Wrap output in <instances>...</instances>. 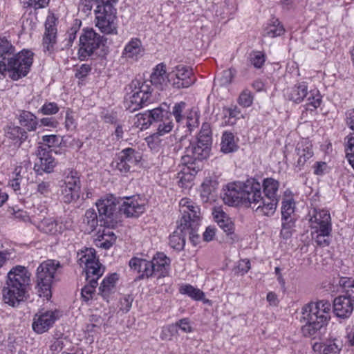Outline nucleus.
<instances>
[{
	"label": "nucleus",
	"mask_w": 354,
	"mask_h": 354,
	"mask_svg": "<svg viewBox=\"0 0 354 354\" xmlns=\"http://www.w3.org/2000/svg\"><path fill=\"white\" fill-rule=\"evenodd\" d=\"M30 273L24 266H17L8 273L6 286L2 290L5 304L17 307L26 300Z\"/></svg>",
	"instance_id": "obj_1"
},
{
	"label": "nucleus",
	"mask_w": 354,
	"mask_h": 354,
	"mask_svg": "<svg viewBox=\"0 0 354 354\" xmlns=\"http://www.w3.org/2000/svg\"><path fill=\"white\" fill-rule=\"evenodd\" d=\"M330 302L321 300L310 302L302 308L301 322H305L301 332L305 337H315L330 318Z\"/></svg>",
	"instance_id": "obj_2"
},
{
	"label": "nucleus",
	"mask_w": 354,
	"mask_h": 354,
	"mask_svg": "<svg viewBox=\"0 0 354 354\" xmlns=\"http://www.w3.org/2000/svg\"><path fill=\"white\" fill-rule=\"evenodd\" d=\"M78 256L80 266H85L86 279L88 281L82 289V297L85 301H88L93 298L98 284L97 279L103 274L104 268L96 259L95 250L93 248H86L78 253Z\"/></svg>",
	"instance_id": "obj_3"
},
{
	"label": "nucleus",
	"mask_w": 354,
	"mask_h": 354,
	"mask_svg": "<svg viewBox=\"0 0 354 354\" xmlns=\"http://www.w3.org/2000/svg\"><path fill=\"white\" fill-rule=\"evenodd\" d=\"M33 62V53L22 50L6 61H0V80L5 77V73L8 72L13 80H17L27 75Z\"/></svg>",
	"instance_id": "obj_4"
},
{
	"label": "nucleus",
	"mask_w": 354,
	"mask_h": 354,
	"mask_svg": "<svg viewBox=\"0 0 354 354\" xmlns=\"http://www.w3.org/2000/svg\"><path fill=\"white\" fill-rule=\"evenodd\" d=\"M124 105L127 110L134 112L152 102V88L147 82L135 79L127 87Z\"/></svg>",
	"instance_id": "obj_5"
},
{
	"label": "nucleus",
	"mask_w": 354,
	"mask_h": 354,
	"mask_svg": "<svg viewBox=\"0 0 354 354\" xmlns=\"http://www.w3.org/2000/svg\"><path fill=\"white\" fill-rule=\"evenodd\" d=\"M259 188V182L251 178L245 183H234L227 185L223 196V201L229 205L240 204L249 207L251 196L254 189Z\"/></svg>",
	"instance_id": "obj_6"
},
{
	"label": "nucleus",
	"mask_w": 354,
	"mask_h": 354,
	"mask_svg": "<svg viewBox=\"0 0 354 354\" xmlns=\"http://www.w3.org/2000/svg\"><path fill=\"white\" fill-rule=\"evenodd\" d=\"M61 268L58 261L48 259L42 262L37 269V288L39 297L49 299L51 297V286L58 268Z\"/></svg>",
	"instance_id": "obj_7"
},
{
	"label": "nucleus",
	"mask_w": 354,
	"mask_h": 354,
	"mask_svg": "<svg viewBox=\"0 0 354 354\" xmlns=\"http://www.w3.org/2000/svg\"><path fill=\"white\" fill-rule=\"evenodd\" d=\"M210 151V146L204 143H199L198 141L190 143L186 147L185 154L183 156V162L190 170L191 175H194L201 170L200 163L202 160L208 157Z\"/></svg>",
	"instance_id": "obj_8"
},
{
	"label": "nucleus",
	"mask_w": 354,
	"mask_h": 354,
	"mask_svg": "<svg viewBox=\"0 0 354 354\" xmlns=\"http://www.w3.org/2000/svg\"><path fill=\"white\" fill-rule=\"evenodd\" d=\"M95 204L100 215V225L107 227H115L120 221L118 212L119 209L115 198L111 196L99 200Z\"/></svg>",
	"instance_id": "obj_9"
},
{
	"label": "nucleus",
	"mask_w": 354,
	"mask_h": 354,
	"mask_svg": "<svg viewBox=\"0 0 354 354\" xmlns=\"http://www.w3.org/2000/svg\"><path fill=\"white\" fill-rule=\"evenodd\" d=\"M187 210L189 212L183 214L178 221V229L181 231L185 229L188 230L189 239L194 245H196L199 237L198 229L200 225L201 211L196 203L190 205Z\"/></svg>",
	"instance_id": "obj_10"
},
{
	"label": "nucleus",
	"mask_w": 354,
	"mask_h": 354,
	"mask_svg": "<svg viewBox=\"0 0 354 354\" xmlns=\"http://www.w3.org/2000/svg\"><path fill=\"white\" fill-rule=\"evenodd\" d=\"M257 190L254 189L251 196L249 207L255 209L257 212L262 215L271 216L277 209L278 205V199L270 198L268 196H261V185L259 183V188Z\"/></svg>",
	"instance_id": "obj_11"
},
{
	"label": "nucleus",
	"mask_w": 354,
	"mask_h": 354,
	"mask_svg": "<svg viewBox=\"0 0 354 354\" xmlns=\"http://www.w3.org/2000/svg\"><path fill=\"white\" fill-rule=\"evenodd\" d=\"M80 37V57L84 59L91 56L95 50L103 44V37L97 34L93 28H85Z\"/></svg>",
	"instance_id": "obj_12"
},
{
	"label": "nucleus",
	"mask_w": 354,
	"mask_h": 354,
	"mask_svg": "<svg viewBox=\"0 0 354 354\" xmlns=\"http://www.w3.org/2000/svg\"><path fill=\"white\" fill-rule=\"evenodd\" d=\"M168 82L174 88H188L194 84L196 78L193 76L192 69L184 65L175 66L167 75Z\"/></svg>",
	"instance_id": "obj_13"
},
{
	"label": "nucleus",
	"mask_w": 354,
	"mask_h": 354,
	"mask_svg": "<svg viewBox=\"0 0 354 354\" xmlns=\"http://www.w3.org/2000/svg\"><path fill=\"white\" fill-rule=\"evenodd\" d=\"M141 159L139 151L133 148H126L122 150L117 156L116 160L113 164L122 174L131 171Z\"/></svg>",
	"instance_id": "obj_14"
},
{
	"label": "nucleus",
	"mask_w": 354,
	"mask_h": 354,
	"mask_svg": "<svg viewBox=\"0 0 354 354\" xmlns=\"http://www.w3.org/2000/svg\"><path fill=\"white\" fill-rule=\"evenodd\" d=\"M314 214L311 216L310 221L312 227L319 230H322L325 234L331 232L330 215L327 210L314 209Z\"/></svg>",
	"instance_id": "obj_15"
},
{
	"label": "nucleus",
	"mask_w": 354,
	"mask_h": 354,
	"mask_svg": "<svg viewBox=\"0 0 354 354\" xmlns=\"http://www.w3.org/2000/svg\"><path fill=\"white\" fill-rule=\"evenodd\" d=\"M55 319V313L53 311H46L39 315L36 314L32 323V328L37 333H44L53 326Z\"/></svg>",
	"instance_id": "obj_16"
},
{
	"label": "nucleus",
	"mask_w": 354,
	"mask_h": 354,
	"mask_svg": "<svg viewBox=\"0 0 354 354\" xmlns=\"http://www.w3.org/2000/svg\"><path fill=\"white\" fill-rule=\"evenodd\" d=\"M354 304L342 294L333 300V313L340 318H347L353 311Z\"/></svg>",
	"instance_id": "obj_17"
},
{
	"label": "nucleus",
	"mask_w": 354,
	"mask_h": 354,
	"mask_svg": "<svg viewBox=\"0 0 354 354\" xmlns=\"http://www.w3.org/2000/svg\"><path fill=\"white\" fill-rule=\"evenodd\" d=\"M118 209L119 212L123 213L127 217H138L145 210V205L140 204L135 197L127 198Z\"/></svg>",
	"instance_id": "obj_18"
},
{
	"label": "nucleus",
	"mask_w": 354,
	"mask_h": 354,
	"mask_svg": "<svg viewBox=\"0 0 354 354\" xmlns=\"http://www.w3.org/2000/svg\"><path fill=\"white\" fill-rule=\"evenodd\" d=\"M153 269V274H158V277H165L169 271L170 259L162 252H157L149 261Z\"/></svg>",
	"instance_id": "obj_19"
},
{
	"label": "nucleus",
	"mask_w": 354,
	"mask_h": 354,
	"mask_svg": "<svg viewBox=\"0 0 354 354\" xmlns=\"http://www.w3.org/2000/svg\"><path fill=\"white\" fill-rule=\"evenodd\" d=\"M46 31L43 38L44 48L48 51L53 50V46L56 42L57 28L55 21L53 17L47 19L45 23Z\"/></svg>",
	"instance_id": "obj_20"
},
{
	"label": "nucleus",
	"mask_w": 354,
	"mask_h": 354,
	"mask_svg": "<svg viewBox=\"0 0 354 354\" xmlns=\"http://www.w3.org/2000/svg\"><path fill=\"white\" fill-rule=\"evenodd\" d=\"M285 96L290 101L295 103L301 102L308 95V86L306 82H300L285 91Z\"/></svg>",
	"instance_id": "obj_21"
},
{
	"label": "nucleus",
	"mask_w": 354,
	"mask_h": 354,
	"mask_svg": "<svg viewBox=\"0 0 354 354\" xmlns=\"http://www.w3.org/2000/svg\"><path fill=\"white\" fill-rule=\"evenodd\" d=\"M144 51L141 41L138 38H133L125 46L122 56L127 59L138 60L142 57Z\"/></svg>",
	"instance_id": "obj_22"
},
{
	"label": "nucleus",
	"mask_w": 354,
	"mask_h": 354,
	"mask_svg": "<svg viewBox=\"0 0 354 354\" xmlns=\"http://www.w3.org/2000/svg\"><path fill=\"white\" fill-rule=\"evenodd\" d=\"M37 156L39 158V166L42 171L50 173L55 167L57 162L52 156L51 151L39 146L37 150Z\"/></svg>",
	"instance_id": "obj_23"
},
{
	"label": "nucleus",
	"mask_w": 354,
	"mask_h": 354,
	"mask_svg": "<svg viewBox=\"0 0 354 354\" xmlns=\"http://www.w3.org/2000/svg\"><path fill=\"white\" fill-rule=\"evenodd\" d=\"M296 153L298 159L295 162V167L301 169L305 163L313 156L312 145L305 141L297 144L296 147Z\"/></svg>",
	"instance_id": "obj_24"
},
{
	"label": "nucleus",
	"mask_w": 354,
	"mask_h": 354,
	"mask_svg": "<svg viewBox=\"0 0 354 354\" xmlns=\"http://www.w3.org/2000/svg\"><path fill=\"white\" fill-rule=\"evenodd\" d=\"M149 81H145L147 82L151 86L153 85L158 89L162 90L168 82L167 76H166L165 66L163 64H158L151 75Z\"/></svg>",
	"instance_id": "obj_25"
},
{
	"label": "nucleus",
	"mask_w": 354,
	"mask_h": 354,
	"mask_svg": "<svg viewBox=\"0 0 354 354\" xmlns=\"http://www.w3.org/2000/svg\"><path fill=\"white\" fill-rule=\"evenodd\" d=\"M129 265L131 269L141 273L139 278H144L145 277L148 278L153 275V269L151 268V264L149 261L134 257L129 261Z\"/></svg>",
	"instance_id": "obj_26"
},
{
	"label": "nucleus",
	"mask_w": 354,
	"mask_h": 354,
	"mask_svg": "<svg viewBox=\"0 0 354 354\" xmlns=\"http://www.w3.org/2000/svg\"><path fill=\"white\" fill-rule=\"evenodd\" d=\"M39 230L46 234H55L62 233L64 227L62 223H59L53 218H44L38 224Z\"/></svg>",
	"instance_id": "obj_27"
},
{
	"label": "nucleus",
	"mask_w": 354,
	"mask_h": 354,
	"mask_svg": "<svg viewBox=\"0 0 354 354\" xmlns=\"http://www.w3.org/2000/svg\"><path fill=\"white\" fill-rule=\"evenodd\" d=\"M62 196L65 203L76 202L81 196V185H64L62 187Z\"/></svg>",
	"instance_id": "obj_28"
},
{
	"label": "nucleus",
	"mask_w": 354,
	"mask_h": 354,
	"mask_svg": "<svg viewBox=\"0 0 354 354\" xmlns=\"http://www.w3.org/2000/svg\"><path fill=\"white\" fill-rule=\"evenodd\" d=\"M118 279V274L113 273L102 280L99 290L104 299H107L110 295L114 292Z\"/></svg>",
	"instance_id": "obj_29"
},
{
	"label": "nucleus",
	"mask_w": 354,
	"mask_h": 354,
	"mask_svg": "<svg viewBox=\"0 0 354 354\" xmlns=\"http://www.w3.org/2000/svg\"><path fill=\"white\" fill-rule=\"evenodd\" d=\"M83 225L84 231L87 233H91L100 225V215H97L93 209H88L86 211L83 218Z\"/></svg>",
	"instance_id": "obj_30"
},
{
	"label": "nucleus",
	"mask_w": 354,
	"mask_h": 354,
	"mask_svg": "<svg viewBox=\"0 0 354 354\" xmlns=\"http://www.w3.org/2000/svg\"><path fill=\"white\" fill-rule=\"evenodd\" d=\"M262 187L266 196L270 198L278 199V201H279L280 195L278 193L279 183L277 180L272 178H265Z\"/></svg>",
	"instance_id": "obj_31"
},
{
	"label": "nucleus",
	"mask_w": 354,
	"mask_h": 354,
	"mask_svg": "<svg viewBox=\"0 0 354 354\" xmlns=\"http://www.w3.org/2000/svg\"><path fill=\"white\" fill-rule=\"evenodd\" d=\"M313 349L315 352H319L322 354H339L341 351V346L334 339L324 343L316 342L313 344Z\"/></svg>",
	"instance_id": "obj_32"
},
{
	"label": "nucleus",
	"mask_w": 354,
	"mask_h": 354,
	"mask_svg": "<svg viewBox=\"0 0 354 354\" xmlns=\"http://www.w3.org/2000/svg\"><path fill=\"white\" fill-rule=\"evenodd\" d=\"M284 32L285 28L279 20L277 18L272 17L270 19V23L268 24L267 26L264 29L263 35L274 38L283 35Z\"/></svg>",
	"instance_id": "obj_33"
},
{
	"label": "nucleus",
	"mask_w": 354,
	"mask_h": 354,
	"mask_svg": "<svg viewBox=\"0 0 354 354\" xmlns=\"http://www.w3.org/2000/svg\"><path fill=\"white\" fill-rule=\"evenodd\" d=\"M186 235H189L188 230H180L177 229L173 232L169 236V245L171 248L177 250H181L183 249L185 244V237Z\"/></svg>",
	"instance_id": "obj_34"
},
{
	"label": "nucleus",
	"mask_w": 354,
	"mask_h": 354,
	"mask_svg": "<svg viewBox=\"0 0 354 354\" xmlns=\"http://www.w3.org/2000/svg\"><path fill=\"white\" fill-rule=\"evenodd\" d=\"M6 136L15 143H19V145L28 138L27 132L18 126H9L6 131Z\"/></svg>",
	"instance_id": "obj_35"
},
{
	"label": "nucleus",
	"mask_w": 354,
	"mask_h": 354,
	"mask_svg": "<svg viewBox=\"0 0 354 354\" xmlns=\"http://www.w3.org/2000/svg\"><path fill=\"white\" fill-rule=\"evenodd\" d=\"M238 149L237 143L234 140V136L231 132L225 131L223 133L221 151L225 153H232Z\"/></svg>",
	"instance_id": "obj_36"
},
{
	"label": "nucleus",
	"mask_w": 354,
	"mask_h": 354,
	"mask_svg": "<svg viewBox=\"0 0 354 354\" xmlns=\"http://www.w3.org/2000/svg\"><path fill=\"white\" fill-rule=\"evenodd\" d=\"M20 124L29 131H35L37 126V117L32 113L23 111L19 116Z\"/></svg>",
	"instance_id": "obj_37"
},
{
	"label": "nucleus",
	"mask_w": 354,
	"mask_h": 354,
	"mask_svg": "<svg viewBox=\"0 0 354 354\" xmlns=\"http://www.w3.org/2000/svg\"><path fill=\"white\" fill-rule=\"evenodd\" d=\"M339 285L344 297L354 304V279L341 277L339 280Z\"/></svg>",
	"instance_id": "obj_38"
},
{
	"label": "nucleus",
	"mask_w": 354,
	"mask_h": 354,
	"mask_svg": "<svg viewBox=\"0 0 354 354\" xmlns=\"http://www.w3.org/2000/svg\"><path fill=\"white\" fill-rule=\"evenodd\" d=\"M218 225L226 234L230 243H232L239 240V236L234 233V224L230 218L218 221Z\"/></svg>",
	"instance_id": "obj_39"
},
{
	"label": "nucleus",
	"mask_w": 354,
	"mask_h": 354,
	"mask_svg": "<svg viewBox=\"0 0 354 354\" xmlns=\"http://www.w3.org/2000/svg\"><path fill=\"white\" fill-rule=\"evenodd\" d=\"M236 71L234 68H229L223 71L221 77L214 80L213 89L216 86H227L230 85L234 77H235Z\"/></svg>",
	"instance_id": "obj_40"
},
{
	"label": "nucleus",
	"mask_w": 354,
	"mask_h": 354,
	"mask_svg": "<svg viewBox=\"0 0 354 354\" xmlns=\"http://www.w3.org/2000/svg\"><path fill=\"white\" fill-rule=\"evenodd\" d=\"M295 203L292 200L282 202L281 219H296L295 214Z\"/></svg>",
	"instance_id": "obj_41"
},
{
	"label": "nucleus",
	"mask_w": 354,
	"mask_h": 354,
	"mask_svg": "<svg viewBox=\"0 0 354 354\" xmlns=\"http://www.w3.org/2000/svg\"><path fill=\"white\" fill-rule=\"evenodd\" d=\"M308 102L306 104V110L310 109L312 106L314 109L319 107L322 103V96L319 91L317 89L310 90L306 97Z\"/></svg>",
	"instance_id": "obj_42"
},
{
	"label": "nucleus",
	"mask_w": 354,
	"mask_h": 354,
	"mask_svg": "<svg viewBox=\"0 0 354 354\" xmlns=\"http://www.w3.org/2000/svg\"><path fill=\"white\" fill-rule=\"evenodd\" d=\"M295 221L296 219H281V237L283 239H288L292 236Z\"/></svg>",
	"instance_id": "obj_43"
},
{
	"label": "nucleus",
	"mask_w": 354,
	"mask_h": 354,
	"mask_svg": "<svg viewBox=\"0 0 354 354\" xmlns=\"http://www.w3.org/2000/svg\"><path fill=\"white\" fill-rule=\"evenodd\" d=\"M182 294L187 295L195 300H203L205 296L204 292L198 288H196L191 285H185L180 289Z\"/></svg>",
	"instance_id": "obj_44"
},
{
	"label": "nucleus",
	"mask_w": 354,
	"mask_h": 354,
	"mask_svg": "<svg viewBox=\"0 0 354 354\" xmlns=\"http://www.w3.org/2000/svg\"><path fill=\"white\" fill-rule=\"evenodd\" d=\"M15 53V47L5 37H0V57L3 58L2 61H6L10 55Z\"/></svg>",
	"instance_id": "obj_45"
},
{
	"label": "nucleus",
	"mask_w": 354,
	"mask_h": 354,
	"mask_svg": "<svg viewBox=\"0 0 354 354\" xmlns=\"http://www.w3.org/2000/svg\"><path fill=\"white\" fill-rule=\"evenodd\" d=\"M197 141H198L199 143H204L205 145L211 146L212 131L209 124H203L201 129L198 133Z\"/></svg>",
	"instance_id": "obj_46"
},
{
	"label": "nucleus",
	"mask_w": 354,
	"mask_h": 354,
	"mask_svg": "<svg viewBox=\"0 0 354 354\" xmlns=\"http://www.w3.org/2000/svg\"><path fill=\"white\" fill-rule=\"evenodd\" d=\"M151 123L147 111L138 113L134 118V126L141 130L147 129Z\"/></svg>",
	"instance_id": "obj_47"
},
{
	"label": "nucleus",
	"mask_w": 354,
	"mask_h": 354,
	"mask_svg": "<svg viewBox=\"0 0 354 354\" xmlns=\"http://www.w3.org/2000/svg\"><path fill=\"white\" fill-rule=\"evenodd\" d=\"M161 122L158 127L157 132L153 134V138H158V136L170 132L174 128V123L169 116L161 120Z\"/></svg>",
	"instance_id": "obj_48"
},
{
	"label": "nucleus",
	"mask_w": 354,
	"mask_h": 354,
	"mask_svg": "<svg viewBox=\"0 0 354 354\" xmlns=\"http://www.w3.org/2000/svg\"><path fill=\"white\" fill-rule=\"evenodd\" d=\"M107 0H81L79 4V10L88 16L91 14L94 5L105 3Z\"/></svg>",
	"instance_id": "obj_49"
},
{
	"label": "nucleus",
	"mask_w": 354,
	"mask_h": 354,
	"mask_svg": "<svg viewBox=\"0 0 354 354\" xmlns=\"http://www.w3.org/2000/svg\"><path fill=\"white\" fill-rule=\"evenodd\" d=\"M346 139H347L346 145L345 147L346 157L349 164L354 169V137L347 136Z\"/></svg>",
	"instance_id": "obj_50"
},
{
	"label": "nucleus",
	"mask_w": 354,
	"mask_h": 354,
	"mask_svg": "<svg viewBox=\"0 0 354 354\" xmlns=\"http://www.w3.org/2000/svg\"><path fill=\"white\" fill-rule=\"evenodd\" d=\"M151 122L158 120H162L169 116V111L164 110L162 107H158L151 110L147 111Z\"/></svg>",
	"instance_id": "obj_51"
},
{
	"label": "nucleus",
	"mask_w": 354,
	"mask_h": 354,
	"mask_svg": "<svg viewBox=\"0 0 354 354\" xmlns=\"http://www.w3.org/2000/svg\"><path fill=\"white\" fill-rule=\"evenodd\" d=\"M186 106V104L184 102H180L179 103H176L173 109L172 112H169V116H174L176 122L180 123L184 118V115H183V111Z\"/></svg>",
	"instance_id": "obj_52"
},
{
	"label": "nucleus",
	"mask_w": 354,
	"mask_h": 354,
	"mask_svg": "<svg viewBox=\"0 0 354 354\" xmlns=\"http://www.w3.org/2000/svg\"><path fill=\"white\" fill-rule=\"evenodd\" d=\"M253 102V95L249 90H244L240 94L238 103L243 107H249Z\"/></svg>",
	"instance_id": "obj_53"
},
{
	"label": "nucleus",
	"mask_w": 354,
	"mask_h": 354,
	"mask_svg": "<svg viewBox=\"0 0 354 354\" xmlns=\"http://www.w3.org/2000/svg\"><path fill=\"white\" fill-rule=\"evenodd\" d=\"M42 142L44 145L42 147L46 148L47 150H49L50 147L59 146L61 144L59 137L57 135L44 136L42 137Z\"/></svg>",
	"instance_id": "obj_54"
},
{
	"label": "nucleus",
	"mask_w": 354,
	"mask_h": 354,
	"mask_svg": "<svg viewBox=\"0 0 354 354\" xmlns=\"http://www.w3.org/2000/svg\"><path fill=\"white\" fill-rule=\"evenodd\" d=\"M64 185H81L80 177V174H78V172L75 170H70L67 173V174L64 178Z\"/></svg>",
	"instance_id": "obj_55"
},
{
	"label": "nucleus",
	"mask_w": 354,
	"mask_h": 354,
	"mask_svg": "<svg viewBox=\"0 0 354 354\" xmlns=\"http://www.w3.org/2000/svg\"><path fill=\"white\" fill-rule=\"evenodd\" d=\"M265 55L261 51L254 52L250 55L251 64L257 68H260L265 63Z\"/></svg>",
	"instance_id": "obj_56"
},
{
	"label": "nucleus",
	"mask_w": 354,
	"mask_h": 354,
	"mask_svg": "<svg viewBox=\"0 0 354 354\" xmlns=\"http://www.w3.org/2000/svg\"><path fill=\"white\" fill-rule=\"evenodd\" d=\"M50 0H21V3L25 8L33 7L35 9L44 8Z\"/></svg>",
	"instance_id": "obj_57"
},
{
	"label": "nucleus",
	"mask_w": 354,
	"mask_h": 354,
	"mask_svg": "<svg viewBox=\"0 0 354 354\" xmlns=\"http://www.w3.org/2000/svg\"><path fill=\"white\" fill-rule=\"evenodd\" d=\"M77 122L74 118L73 113L71 109H68L65 117V128L68 131H73L76 129Z\"/></svg>",
	"instance_id": "obj_58"
},
{
	"label": "nucleus",
	"mask_w": 354,
	"mask_h": 354,
	"mask_svg": "<svg viewBox=\"0 0 354 354\" xmlns=\"http://www.w3.org/2000/svg\"><path fill=\"white\" fill-rule=\"evenodd\" d=\"M59 109L55 102H46L39 111L44 115H53L59 111Z\"/></svg>",
	"instance_id": "obj_59"
},
{
	"label": "nucleus",
	"mask_w": 354,
	"mask_h": 354,
	"mask_svg": "<svg viewBox=\"0 0 354 354\" xmlns=\"http://www.w3.org/2000/svg\"><path fill=\"white\" fill-rule=\"evenodd\" d=\"M178 327L185 333L192 331V327L189 324V319L187 318L180 319L175 325L169 326V329L171 330H176Z\"/></svg>",
	"instance_id": "obj_60"
},
{
	"label": "nucleus",
	"mask_w": 354,
	"mask_h": 354,
	"mask_svg": "<svg viewBox=\"0 0 354 354\" xmlns=\"http://www.w3.org/2000/svg\"><path fill=\"white\" fill-rule=\"evenodd\" d=\"M316 232L318 233V234L316 236L315 240L316 243L322 247H326L328 246L330 244V241L328 238H326V236H328L330 233H326L322 232V230H317Z\"/></svg>",
	"instance_id": "obj_61"
},
{
	"label": "nucleus",
	"mask_w": 354,
	"mask_h": 354,
	"mask_svg": "<svg viewBox=\"0 0 354 354\" xmlns=\"http://www.w3.org/2000/svg\"><path fill=\"white\" fill-rule=\"evenodd\" d=\"M37 191L39 194L47 196L51 192V182L41 181L37 184Z\"/></svg>",
	"instance_id": "obj_62"
},
{
	"label": "nucleus",
	"mask_w": 354,
	"mask_h": 354,
	"mask_svg": "<svg viewBox=\"0 0 354 354\" xmlns=\"http://www.w3.org/2000/svg\"><path fill=\"white\" fill-rule=\"evenodd\" d=\"M90 321L91 323L88 324L86 326L87 330L90 331L93 330L94 328H100L102 322V320L100 316L94 315L91 317Z\"/></svg>",
	"instance_id": "obj_63"
},
{
	"label": "nucleus",
	"mask_w": 354,
	"mask_h": 354,
	"mask_svg": "<svg viewBox=\"0 0 354 354\" xmlns=\"http://www.w3.org/2000/svg\"><path fill=\"white\" fill-rule=\"evenodd\" d=\"M100 227H103V229L102 230L100 228L98 230L97 239H100V238H101L102 239H105V238L110 239L112 236L111 235L114 234L113 231L111 230L113 227H107L105 226H102L100 224Z\"/></svg>",
	"instance_id": "obj_64"
}]
</instances>
